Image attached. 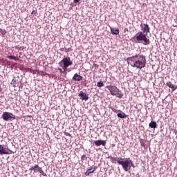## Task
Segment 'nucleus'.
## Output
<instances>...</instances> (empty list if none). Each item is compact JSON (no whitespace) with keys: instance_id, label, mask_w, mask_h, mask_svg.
I'll return each instance as SVG.
<instances>
[{"instance_id":"obj_1","label":"nucleus","mask_w":177,"mask_h":177,"mask_svg":"<svg viewBox=\"0 0 177 177\" xmlns=\"http://www.w3.org/2000/svg\"><path fill=\"white\" fill-rule=\"evenodd\" d=\"M127 63L131 67L142 70L146 67V56L140 54L133 55L127 58Z\"/></svg>"},{"instance_id":"obj_2","label":"nucleus","mask_w":177,"mask_h":177,"mask_svg":"<svg viewBox=\"0 0 177 177\" xmlns=\"http://www.w3.org/2000/svg\"><path fill=\"white\" fill-rule=\"evenodd\" d=\"M132 42H135L136 44H143V45L147 46L150 42V39L147 37L146 33H143V32H138L134 37L131 39Z\"/></svg>"},{"instance_id":"obj_3","label":"nucleus","mask_w":177,"mask_h":177,"mask_svg":"<svg viewBox=\"0 0 177 177\" xmlns=\"http://www.w3.org/2000/svg\"><path fill=\"white\" fill-rule=\"evenodd\" d=\"M118 165H121L125 171V172H129V171H131L132 169L131 168H135V164H133V162L132 160H131V158H122L121 160L118 161Z\"/></svg>"},{"instance_id":"obj_4","label":"nucleus","mask_w":177,"mask_h":177,"mask_svg":"<svg viewBox=\"0 0 177 177\" xmlns=\"http://www.w3.org/2000/svg\"><path fill=\"white\" fill-rule=\"evenodd\" d=\"M59 67H62L63 68V70H66V68H68V67H70V66L73 65V61H71V59L70 58V57H66L64 56V58L62 59V60H61L59 63H58Z\"/></svg>"},{"instance_id":"obj_5","label":"nucleus","mask_w":177,"mask_h":177,"mask_svg":"<svg viewBox=\"0 0 177 177\" xmlns=\"http://www.w3.org/2000/svg\"><path fill=\"white\" fill-rule=\"evenodd\" d=\"M1 118H3L4 121H13L16 120V115H13L12 113L6 111L3 113Z\"/></svg>"},{"instance_id":"obj_6","label":"nucleus","mask_w":177,"mask_h":177,"mask_svg":"<svg viewBox=\"0 0 177 177\" xmlns=\"http://www.w3.org/2000/svg\"><path fill=\"white\" fill-rule=\"evenodd\" d=\"M10 153H12V150L9 149L8 147H5L3 145H0V156Z\"/></svg>"},{"instance_id":"obj_7","label":"nucleus","mask_w":177,"mask_h":177,"mask_svg":"<svg viewBox=\"0 0 177 177\" xmlns=\"http://www.w3.org/2000/svg\"><path fill=\"white\" fill-rule=\"evenodd\" d=\"M106 89H109V91H110V93H111V95H112V96H114L115 95V93H118V92H121V91H120V88H117V86H113V85L106 86Z\"/></svg>"},{"instance_id":"obj_8","label":"nucleus","mask_w":177,"mask_h":177,"mask_svg":"<svg viewBox=\"0 0 177 177\" xmlns=\"http://www.w3.org/2000/svg\"><path fill=\"white\" fill-rule=\"evenodd\" d=\"M78 96L80 97V100L82 102H88V100H89V94L84 91H80L78 94Z\"/></svg>"},{"instance_id":"obj_9","label":"nucleus","mask_w":177,"mask_h":177,"mask_svg":"<svg viewBox=\"0 0 177 177\" xmlns=\"http://www.w3.org/2000/svg\"><path fill=\"white\" fill-rule=\"evenodd\" d=\"M142 32L144 34H149L150 32V26L147 24H142L140 25Z\"/></svg>"},{"instance_id":"obj_10","label":"nucleus","mask_w":177,"mask_h":177,"mask_svg":"<svg viewBox=\"0 0 177 177\" xmlns=\"http://www.w3.org/2000/svg\"><path fill=\"white\" fill-rule=\"evenodd\" d=\"M106 140H98L94 141L93 145L97 146V147H99L100 146H106Z\"/></svg>"},{"instance_id":"obj_11","label":"nucleus","mask_w":177,"mask_h":177,"mask_svg":"<svg viewBox=\"0 0 177 177\" xmlns=\"http://www.w3.org/2000/svg\"><path fill=\"white\" fill-rule=\"evenodd\" d=\"M107 158H110L111 162H112V164H115V162L118 164V161H121L122 159V158L113 157L111 156H108Z\"/></svg>"},{"instance_id":"obj_12","label":"nucleus","mask_w":177,"mask_h":177,"mask_svg":"<svg viewBox=\"0 0 177 177\" xmlns=\"http://www.w3.org/2000/svg\"><path fill=\"white\" fill-rule=\"evenodd\" d=\"M42 167H39L38 165H35L34 166H30L29 168V171H34V172H39L40 169Z\"/></svg>"},{"instance_id":"obj_13","label":"nucleus","mask_w":177,"mask_h":177,"mask_svg":"<svg viewBox=\"0 0 177 177\" xmlns=\"http://www.w3.org/2000/svg\"><path fill=\"white\" fill-rule=\"evenodd\" d=\"M73 81H77V82H80V81H82V80H84V77L80 75H78V73H75L73 78H72Z\"/></svg>"},{"instance_id":"obj_14","label":"nucleus","mask_w":177,"mask_h":177,"mask_svg":"<svg viewBox=\"0 0 177 177\" xmlns=\"http://www.w3.org/2000/svg\"><path fill=\"white\" fill-rule=\"evenodd\" d=\"M95 171H96V167H91L84 173V175H86V176H89V175L93 174Z\"/></svg>"},{"instance_id":"obj_15","label":"nucleus","mask_w":177,"mask_h":177,"mask_svg":"<svg viewBox=\"0 0 177 177\" xmlns=\"http://www.w3.org/2000/svg\"><path fill=\"white\" fill-rule=\"evenodd\" d=\"M117 117H118V118L125 119L127 117H128V115L122 111H120V113L117 114Z\"/></svg>"},{"instance_id":"obj_16","label":"nucleus","mask_w":177,"mask_h":177,"mask_svg":"<svg viewBox=\"0 0 177 177\" xmlns=\"http://www.w3.org/2000/svg\"><path fill=\"white\" fill-rule=\"evenodd\" d=\"M111 32L112 35H118L120 30L118 28H111Z\"/></svg>"},{"instance_id":"obj_17","label":"nucleus","mask_w":177,"mask_h":177,"mask_svg":"<svg viewBox=\"0 0 177 177\" xmlns=\"http://www.w3.org/2000/svg\"><path fill=\"white\" fill-rule=\"evenodd\" d=\"M149 128H152L153 129H156L157 128V122L154 120L151 121V122L149 124Z\"/></svg>"},{"instance_id":"obj_18","label":"nucleus","mask_w":177,"mask_h":177,"mask_svg":"<svg viewBox=\"0 0 177 177\" xmlns=\"http://www.w3.org/2000/svg\"><path fill=\"white\" fill-rule=\"evenodd\" d=\"M7 57L8 59H10V60H15V62H17V60H19V58L14 55H8Z\"/></svg>"},{"instance_id":"obj_19","label":"nucleus","mask_w":177,"mask_h":177,"mask_svg":"<svg viewBox=\"0 0 177 177\" xmlns=\"http://www.w3.org/2000/svg\"><path fill=\"white\" fill-rule=\"evenodd\" d=\"M116 97H118L119 99H122V97L124 96V93L120 92H118L115 94V95Z\"/></svg>"},{"instance_id":"obj_20","label":"nucleus","mask_w":177,"mask_h":177,"mask_svg":"<svg viewBox=\"0 0 177 177\" xmlns=\"http://www.w3.org/2000/svg\"><path fill=\"white\" fill-rule=\"evenodd\" d=\"M167 86H168V88H170L172 91V89H174V84H172V82H167L166 83Z\"/></svg>"},{"instance_id":"obj_21","label":"nucleus","mask_w":177,"mask_h":177,"mask_svg":"<svg viewBox=\"0 0 177 177\" xmlns=\"http://www.w3.org/2000/svg\"><path fill=\"white\" fill-rule=\"evenodd\" d=\"M97 86L98 88H102V87L104 86V83L103 82H102V81L98 82L97 83Z\"/></svg>"},{"instance_id":"obj_22","label":"nucleus","mask_w":177,"mask_h":177,"mask_svg":"<svg viewBox=\"0 0 177 177\" xmlns=\"http://www.w3.org/2000/svg\"><path fill=\"white\" fill-rule=\"evenodd\" d=\"M140 146L142 147H146V144L145 142V139H140Z\"/></svg>"},{"instance_id":"obj_23","label":"nucleus","mask_w":177,"mask_h":177,"mask_svg":"<svg viewBox=\"0 0 177 177\" xmlns=\"http://www.w3.org/2000/svg\"><path fill=\"white\" fill-rule=\"evenodd\" d=\"M58 71L61 73V74H67V68L66 69V71L64 69H62L61 68H58Z\"/></svg>"},{"instance_id":"obj_24","label":"nucleus","mask_w":177,"mask_h":177,"mask_svg":"<svg viewBox=\"0 0 177 177\" xmlns=\"http://www.w3.org/2000/svg\"><path fill=\"white\" fill-rule=\"evenodd\" d=\"M6 30L5 29H1V31L0 32V34H1L2 37H5V35H6Z\"/></svg>"},{"instance_id":"obj_25","label":"nucleus","mask_w":177,"mask_h":177,"mask_svg":"<svg viewBox=\"0 0 177 177\" xmlns=\"http://www.w3.org/2000/svg\"><path fill=\"white\" fill-rule=\"evenodd\" d=\"M82 84H83V85L86 86V88H88V86H89V84H88V82L86 80H84V82H82Z\"/></svg>"},{"instance_id":"obj_26","label":"nucleus","mask_w":177,"mask_h":177,"mask_svg":"<svg viewBox=\"0 0 177 177\" xmlns=\"http://www.w3.org/2000/svg\"><path fill=\"white\" fill-rule=\"evenodd\" d=\"M15 49H18V50H24V49H26V47L24 46H15Z\"/></svg>"},{"instance_id":"obj_27","label":"nucleus","mask_w":177,"mask_h":177,"mask_svg":"<svg viewBox=\"0 0 177 177\" xmlns=\"http://www.w3.org/2000/svg\"><path fill=\"white\" fill-rule=\"evenodd\" d=\"M30 73L35 74H37V73H39V71L38 70H34V69H30Z\"/></svg>"},{"instance_id":"obj_28","label":"nucleus","mask_w":177,"mask_h":177,"mask_svg":"<svg viewBox=\"0 0 177 177\" xmlns=\"http://www.w3.org/2000/svg\"><path fill=\"white\" fill-rule=\"evenodd\" d=\"M111 110L113 113H120L121 111V110L115 108H111Z\"/></svg>"},{"instance_id":"obj_29","label":"nucleus","mask_w":177,"mask_h":177,"mask_svg":"<svg viewBox=\"0 0 177 177\" xmlns=\"http://www.w3.org/2000/svg\"><path fill=\"white\" fill-rule=\"evenodd\" d=\"M39 174H41L43 176H46V173L44 172V170H42V167L39 170Z\"/></svg>"},{"instance_id":"obj_30","label":"nucleus","mask_w":177,"mask_h":177,"mask_svg":"<svg viewBox=\"0 0 177 177\" xmlns=\"http://www.w3.org/2000/svg\"><path fill=\"white\" fill-rule=\"evenodd\" d=\"M81 1H82V0H74V3H76L77 5H80L81 4Z\"/></svg>"},{"instance_id":"obj_31","label":"nucleus","mask_w":177,"mask_h":177,"mask_svg":"<svg viewBox=\"0 0 177 177\" xmlns=\"http://www.w3.org/2000/svg\"><path fill=\"white\" fill-rule=\"evenodd\" d=\"M17 80H16V77H14L11 82V84H17Z\"/></svg>"},{"instance_id":"obj_32","label":"nucleus","mask_w":177,"mask_h":177,"mask_svg":"<svg viewBox=\"0 0 177 177\" xmlns=\"http://www.w3.org/2000/svg\"><path fill=\"white\" fill-rule=\"evenodd\" d=\"M86 155H83L81 157V160H82L83 161H85V160H86Z\"/></svg>"},{"instance_id":"obj_33","label":"nucleus","mask_w":177,"mask_h":177,"mask_svg":"<svg viewBox=\"0 0 177 177\" xmlns=\"http://www.w3.org/2000/svg\"><path fill=\"white\" fill-rule=\"evenodd\" d=\"M64 52H66V53H67V52H71V48H65Z\"/></svg>"},{"instance_id":"obj_34","label":"nucleus","mask_w":177,"mask_h":177,"mask_svg":"<svg viewBox=\"0 0 177 177\" xmlns=\"http://www.w3.org/2000/svg\"><path fill=\"white\" fill-rule=\"evenodd\" d=\"M71 6H77V3H74V0H73V3H71Z\"/></svg>"},{"instance_id":"obj_35","label":"nucleus","mask_w":177,"mask_h":177,"mask_svg":"<svg viewBox=\"0 0 177 177\" xmlns=\"http://www.w3.org/2000/svg\"><path fill=\"white\" fill-rule=\"evenodd\" d=\"M31 15H37V10H32Z\"/></svg>"},{"instance_id":"obj_36","label":"nucleus","mask_w":177,"mask_h":177,"mask_svg":"<svg viewBox=\"0 0 177 177\" xmlns=\"http://www.w3.org/2000/svg\"><path fill=\"white\" fill-rule=\"evenodd\" d=\"M176 89H177V86H175V85H174V88H172V92H175V91H176Z\"/></svg>"},{"instance_id":"obj_37","label":"nucleus","mask_w":177,"mask_h":177,"mask_svg":"<svg viewBox=\"0 0 177 177\" xmlns=\"http://www.w3.org/2000/svg\"><path fill=\"white\" fill-rule=\"evenodd\" d=\"M65 49H66V48H61L59 49V50H60L61 52H64Z\"/></svg>"},{"instance_id":"obj_38","label":"nucleus","mask_w":177,"mask_h":177,"mask_svg":"<svg viewBox=\"0 0 177 177\" xmlns=\"http://www.w3.org/2000/svg\"><path fill=\"white\" fill-rule=\"evenodd\" d=\"M24 84H23V83H21V84L19 85V88H21V89H23V86H24Z\"/></svg>"},{"instance_id":"obj_39","label":"nucleus","mask_w":177,"mask_h":177,"mask_svg":"<svg viewBox=\"0 0 177 177\" xmlns=\"http://www.w3.org/2000/svg\"><path fill=\"white\" fill-rule=\"evenodd\" d=\"M66 136H71V134H70V133H67Z\"/></svg>"},{"instance_id":"obj_40","label":"nucleus","mask_w":177,"mask_h":177,"mask_svg":"<svg viewBox=\"0 0 177 177\" xmlns=\"http://www.w3.org/2000/svg\"><path fill=\"white\" fill-rule=\"evenodd\" d=\"M7 64L8 66H10V62H9L8 61L7 62Z\"/></svg>"},{"instance_id":"obj_41","label":"nucleus","mask_w":177,"mask_h":177,"mask_svg":"<svg viewBox=\"0 0 177 177\" xmlns=\"http://www.w3.org/2000/svg\"><path fill=\"white\" fill-rule=\"evenodd\" d=\"M174 133H175V135H177V131L176 130L174 131Z\"/></svg>"},{"instance_id":"obj_42","label":"nucleus","mask_w":177,"mask_h":177,"mask_svg":"<svg viewBox=\"0 0 177 177\" xmlns=\"http://www.w3.org/2000/svg\"><path fill=\"white\" fill-rule=\"evenodd\" d=\"M0 92H2V88L0 87Z\"/></svg>"},{"instance_id":"obj_43","label":"nucleus","mask_w":177,"mask_h":177,"mask_svg":"<svg viewBox=\"0 0 177 177\" xmlns=\"http://www.w3.org/2000/svg\"><path fill=\"white\" fill-rule=\"evenodd\" d=\"M18 78H20V77H19V76H18Z\"/></svg>"}]
</instances>
